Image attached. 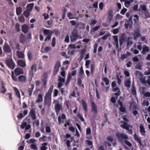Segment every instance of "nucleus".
<instances>
[{"label": "nucleus", "mask_w": 150, "mask_h": 150, "mask_svg": "<svg viewBox=\"0 0 150 150\" xmlns=\"http://www.w3.org/2000/svg\"><path fill=\"white\" fill-rule=\"evenodd\" d=\"M54 86L51 85L48 91L46 93L44 98V104L49 106L50 105L51 100V94L53 89Z\"/></svg>", "instance_id": "nucleus-1"}, {"label": "nucleus", "mask_w": 150, "mask_h": 150, "mask_svg": "<svg viewBox=\"0 0 150 150\" xmlns=\"http://www.w3.org/2000/svg\"><path fill=\"white\" fill-rule=\"evenodd\" d=\"M115 137L117 140L121 144L124 143V141L125 139H128V136L126 134L117 132L115 134Z\"/></svg>", "instance_id": "nucleus-2"}, {"label": "nucleus", "mask_w": 150, "mask_h": 150, "mask_svg": "<svg viewBox=\"0 0 150 150\" xmlns=\"http://www.w3.org/2000/svg\"><path fill=\"white\" fill-rule=\"evenodd\" d=\"M11 78L13 80L15 81H16L20 82L22 83H24L26 81V78L25 76L21 75L19 76L18 79L16 78V77L14 75V73L13 71H12L11 73Z\"/></svg>", "instance_id": "nucleus-3"}, {"label": "nucleus", "mask_w": 150, "mask_h": 150, "mask_svg": "<svg viewBox=\"0 0 150 150\" xmlns=\"http://www.w3.org/2000/svg\"><path fill=\"white\" fill-rule=\"evenodd\" d=\"M43 33L44 35H47L45 40V41H46L47 40H50L53 33L54 32V31L50 30L49 29H44L43 30Z\"/></svg>", "instance_id": "nucleus-4"}, {"label": "nucleus", "mask_w": 150, "mask_h": 150, "mask_svg": "<svg viewBox=\"0 0 150 150\" xmlns=\"http://www.w3.org/2000/svg\"><path fill=\"white\" fill-rule=\"evenodd\" d=\"M6 63L8 67L11 69H13L15 68V65L12 59H7L6 60Z\"/></svg>", "instance_id": "nucleus-5"}, {"label": "nucleus", "mask_w": 150, "mask_h": 150, "mask_svg": "<svg viewBox=\"0 0 150 150\" xmlns=\"http://www.w3.org/2000/svg\"><path fill=\"white\" fill-rule=\"evenodd\" d=\"M48 74L47 72L43 73L41 77V80L43 83V85L45 88L47 83Z\"/></svg>", "instance_id": "nucleus-6"}, {"label": "nucleus", "mask_w": 150, "mask_h": 150, "mask_svg": "<svg viewBox=\"0 0 150 150\" xmlns=\"http://www.w3.org/2000/svg\"><path fill=\"white\" fill-rule=\"evenodd\" d=\"M79 36L76 31H73L71 33V35L70 36L71 40V41H76Z\"/></svg>", "instance_id": "nucleus-7"}, {"label": "nucleus", "mask_w": 150, "mask_h": 150, "mask_svg": "<svg viewBox=\"0 0 150 150\" xmlns=\"http://www.w3.org/2000/svg\"><path fill=\"white\" fill-rule=\"evenodd\" d=\"M3 50L4 52L6 53H10L12 51L10 47L7 43H5L3 47Z\"/></svg>", "instance_id": "nucleus-8"}, {"label": "nucleus", "mask_w": 150, "mask_h": 150, "mask_svg": "<svg viewBox=\"0 0 150 150\" xmlns=\"http://www.w3.org/2000/svg\"><path fill=\"white\" fill-rule=\"evenodd\" d=\"M54 107L56 114L57 115H58L60 110L62 109V105H60L58 103L57 104H55Z\"/></svg>", "instance_id": "nucleus-9"}, {"label": "nucleus", "mask_w": 150, "mask_h": 150, "mask_svg": "<svg viewBox=\"0 0 150 150\" xmlns=\"http://www.w3.org/2000/svg\"><path fill=\"white\" fill-rule=\"evenodd\" d=\"M14 71L16 76H19L20 74H23L24 73L23 69L19 67H17L14 70Z\"/></svg>", "instance_id": "nucleus-10"}, {"label": "nucleus", "mask_w": 150, "mask_h": 150, "mask_svg": "<svg viewBox=\"0 0 150 150\" xmlns=\"http://www.w3.org/2000/svg\"><path fill=\"white\" fill-rule=\"evenodd\" d=\"M91 104L92 111H93L95 114H97L98 111L96 104L93 101L91 102Z\"/></svg>", "instance_id": "nucleus-11"}, {"label": "nucleus", "mask_w": 150, "mask_h": 150, "mask_svg": "<svg viewBox=\"0 0 150 150\" xmlns=\"http://www.w3.org/2000/svg\"><path fill=\"white\" fill-rule=\"evenodd\" d=\"M29 115L30 116L33 120H35L36 119L35 111L33 108H32L30 110Z\"/></svg>", "instance_id": "nucleus-12"}, {"label": "nucleus", "mask_w": 150, "mask_h": 150, "mask_svg": "<svg viewBox=\"0 0 150 150\" xmlns=\"http://www.w3.org/2000/svg\"><path fill=\"white\" fill-rule=\"evenodd\" d=\"M1 86L0 88V91L1 93H4L7 91V89L6 88V85L4 81L1 82Z\"/></svg>", "instance_id": "nucleus-13"}, {"label": "nucleus", "mask_w": 150, "mask_h": 150, "mask_svg": "<svg viewBox=\"0 0 150 150\" xmlns=\"http://www.w3.org/2000/svg\"><path fill=\"white\" fill-rule=\"evenodd\" d=\"M126 38L124 35L122 34L119 38L120 45V47L123 45V43L125 42Z\"/></svg>", "instance_id": "nucleus-14"}, {"label": "nucleus", "mask_w": 150, "mask_h": 150, "mask_svg": "<svg viewBox=\"0 0 150 150\" xmlns=\"http://www.w3.org/2000/svg\"><path fill=\"white\" fill-rule=\"evenodd\" d=\"M34 88V85L33 84H31L30 85V88H28L27 90V92L28 95L30 96H31L32 95L33 91Z\"/></svg>", "instance_id": "nucleus-15"}, {"label": "nucleus", "mask_w": 150, "mask_h": 150, "mask_svg": "<svg viewBox=\"0 0 150 150\" xmlns=\"http://www.w3.org/2000/svg\"><path fill=\"white\" fill-rule=\"evenodd\" d=\"M113 12L112 10H108V19L110 21L112 19L113 16Z\"/></svg>", "instance_id": "nucleus-16"}, {"label": "nucleus", "mask_w": 150, "mask_h": 150, "mask_svg": "<svg viewBox=\"0 0 150 150\" xmlns=\"http://www.w3.org/2000/svg\"><path fill=\"white\" fill-rule=\"evenodd\" d=\"M134 138L137 142L139 143L140 146L142 145V144L141 142V139L139 137V136L137 135L136 133H135L133 135Z\"/></svg>", "instance_id": "nucleus-17"}, {"label": "nucleus", "mask_w": 150, "mask_h": 150, "mask_svg": "<svg viewBox=\"0 0 150 150\" xmlns=\"http://www.w3.org/2000/svg\"><path fill=\"white\" fill-rule=\"evenodd\" d=\"M66 117V116L64 113H62V114L61 117L60 116H59L58 117V120L59 124H61L64 122L63 121H62L61 119L64 120L65 119Z\"/></svg>", "instance_id": "nucleus-18"}, {"label": "nucleus", "mask_w": 150, "mask_h": 150, "mask_svg": "<svg viewBox=\"0 0 150 150\" xmlns=\"http://www.w3.org/2000/svg\"><path fill=\"white\" fill-rule=\"evenodd\" d=\"M139 128L141 135L143 136H145L146 132L144 127L142 125H140Z\"/></svg>", "instance_id": "nucleus-19"}, {"label": "nucleus", "mask_w": 150, "mask_h": 150, "mask_svg": "<svg viewBox=\"0 0 150 150\" xmlns=\"http://www.w3.org/2000/svg\"><path fill=\"white\" fill-rule=\"evenodd\" d=\"M81 105L83 109L85 111H88L87 105V103L83 100H82Z\"/></svg>", "instance_id": "nucleus-20"}, {"label": "nucleus", "mask_w": 150, "mask_h": 150, "mask_svg": "<svg viewBox=\"0 0 150 150\" xmlns=\"http://www.w3.org/2000/svg\"><path fill=\"white\" fill-rule=\"evenodd\" d=\"M18 64L21 67H24L26 66L25 62L21 59H19L18 62Z\"/></svg>", "instance_id": "nucleus-21"}, {"label": "nucleus", "mask_w": 150, "mask_h": 150, "mask_svg": "<svg viewBox=\"0 0 150 150\" xmlns=\"http://www.w3.org/2000/svg\"><path fill=\"white\" fill-rule=\"evenodd\" d=\"M22 31L24 33H26L28 31V26L26 24L23 25L22 27Z\"/></svg>", "instance_id": "nucleus-22"}, {"label": "nucleus", "mask_w": 150, "mask_h": 150, "mask_svg": "<svg viewBox=\"0 0 150 150\" xmlns=\"http://www.w3.org/2000/svg\"><path fill=\"white\" fill-rule=\"evenodd\" d=\"M149 50V47L146 45L143 48L141 52V53L144 55L146 54V52H148Z\"/></svg>", "instance_id": "nucleus-23"}, {"label": "nucleus", "mask_w": 150, "mask_h": 150, "mask_svg": "<svg viewBox=\"0 0 150 150\" xmlns=\"http://www.w3.org/2000/svg\"><path fill=\"white\" fill-rule=\"evenodd\" d=\"M36 65L35 64L33 65L31 68V75L33 76L34 75L33 71L34 72H35L37 69Z\"/></svg>", "instance_id": "nucleus-24"}, {"label": "nucleus", "mask_w": 150, "mask_h": 150, "mask_svg": "<svg viewBox=\"0 0 150 150\" xmlns=\"http://www.w3.org/2000/svg\"><path fill=\"white\" fill-rule=\"evenodd\" d=\"M123 124H121V127L123 129H126V130L128 129V127H129V125L127 124L125 122H123Z\"/></svg>", "instance_id": "nucleus-25"}, {"label": "nucleus", "mask_w": 150, "mask_h": 150, "mask_svg": "<svg viewBox=\"0 0 150 150\" xmlns=\"http://www.w3.org/2000/svg\"><path fill=\"white\" fill-rule=\"evenodd\" d=\"M43 101V98L42 95L41 94H38L37 99L36 100V103H40L42 102Z\"/></svg>", "instance_id": "nucleus-26"}, {"label": "nucleus", "mask_w": 150, "mask_h": 150, "mask_svg": "<svg viewBox=\"0 0 150 150\" xmlns=\"http://www.w3.org/2000/svg\"><path fill=\"white\" fill-rule=\"evenodd\" d=\"M86 51L85 49L82 50L80 52V56L79 58L80 59L79 61V62L81 61L83 59L84 56L86 53Z\"/></svg>", "instance_id": "nucleus-27"}, {"label": "nucleus", "mask_w": 150, "mask_h": 150, "mask_svg": "<svg viewBox=\"0 0 150 150\" xmlns=\"http://www.w3.org/2000/svg\"><path fill=\"white\" fill-rule=\"evenodd\" d=\"M34 5V4L33 3H31L27 4L26 6V10L30 11L32 10Z\"/></svg>", "instance_id": "nucleus-28"}, {"label": "nucleus", "mask_w": 150, "mask_h": 150, "mask_svg": "<svg viewBox=\"0 0 150 150\" xmlns=\"http://www.w3.org/2000/svg\"><path fill=\"white\" fill-rule=\"evenodd\" d=\"M14 91L15 92L16 95L19 98L21 99V96L20 92L18 89L16 87H14Z\"/></svg>", "instance_id": "nucleus-29"}, {"label": "nucleus", "mask_w": 150, "mask_h": 150, "mask_svg": "<svg viewBox=\"0 0 150 150\" xmlns=\"http://www.w3.org/2000/svg\"><path fill=\"white\" fill-rule=\"evenodd\" d=\"M25 36L23 34H22L20 35V42L22 43H23L25 42Z\"/></svg>", "instance_id": "nucleus-30"}, {"label": "nucleus", "mask_w": 150, "mask_h": 150, "mask_svg": "<svg viewBox=\"0 0 150 150\" xmlns=\"http://www.w3.org/2000/svg\"><path fill=\"white\" fill-rule=\"evenodd\" d=\"M133 2V0H126L124 3L125 6L127 7H128L130 3H132Z\"/></svg>", "instance_id": "nucleus-31"}, {"label": "nucleus", "mask_w": 150, "mask_h": 150, "mask_svg": "<svg viewBox=\"0 0 150 150\" xmlns=\"http://www.w3.org/2000/svg\"><path fill=\"white\" fill-rule=\"evenodd\" d=\"M22 11V8L21 7H18L16 8V13L18 16L20 15Z\"/></svg>", "instance_id": "nucleus-32"}, {"label": "nucleus", "mask_w": 150, "mask_h": 150, "mask_svg": "<svg viewBox=\"0 0 150 150\" xmlns=\"http://www.w3.org/2000/svg\"><path fill=\"white\" fill-rule=\"evenodd\" d=\"M17 53L18 57L19 58L23 59L24 57V54L23 53L21 52L17 51L16 52Z\"/></svg>", "instance_id": "nucleus-33"}, {"label": "nucleus", "mask_w": 150, "mask_h": 150, "mask_svg": "<svg viewBox=\"0 0 150 150\" xmlns=\"http://www.w3.org/2000/svg\"><path fill=\"white\" fill-rule=\"evenodd\" d=\"M79 75L81 77L85 75L82 66H81L80 69Z\"/></svg>", "instance_id": "nucleus-34"}, {"label": "nucleus", "mask_w": 150, "mask_h": 150, "mask_svg": "<svg viewBox=\"0 0 150 150\" xmlns=\"http://www.w3.org/2000/svg\"><path fill=\"white\" fill-rule=\"evenodd\" d=\"M30 11L26 10L23 12V14L27 18L30 16Z\"/></svg>", "instance_id": "nucleus-35"}, {"label": "nucleus", "mask_w": 150, "mask_h": 150, "mask_svg": "<svg viewBox=\"0 0 150 150\" xmlns=\"http://www.w3.org/2000/svg\"><path fill=\"white\" fill-rule=\"evenodd\" d=\"M28 58L29 61H31L33 59V55L31 52H28L27 54Z\"/></svg>", "instance_id": "nucleus-36"}, {"label": "nucleus", "mask_w": 150, "mask_h": 150, "mask_svg": "<svg viewBox=\"0 0 150 150\" xmlns=\"http://www.w3.org/2000/svg\"><path fill=\"white\" fill-rule=\"evenodd\" d=\"M131 93L132 94L134 95H136V91L135 89V88L134 85H132V88L131 89Z\"/></svg>", "instance_id": "nucleus-37"}, {"label": "nucleus", "mask_w": 150, "mask_h": 150, "mask_svg": "<svg viewBox=\"0 0 150 150\" xmlns=\"http://www.w3.org/2000/svg\"><path fill=\"white\" fill-rule=\"evenodd\" d=\"M131 83L129 80H127L125 81V85L127 87H129L130 86Z\"/></svg>", "instance_id": "nucleus-38"}, {"label": "nucleus", "mask_w": 150, "mask_h": 150, "mask_svg": "<svg viewBox=\"0 0 150 150\" xmlns=\"http://www.w3.org/2000/svg\"><path fill=\"white\" fill-rule=\"evenodd\" d=\"M61 63L59 61H57L56 62V63L55 64L54 67L59 69V68H60V67L61 66Z\"/></svg>", "instance_id": "nucleus-39"}, {"label": "nucleus", "mask_w": 150, "mask_h": 150, "mask_svg": "<svg viewBox=\"0 0 150 150\" xmlns=\"http://www.w3.org/2000/svg\"><path fill=\"white\" fill-rule=\"evenodd\" d=\"M20 25L18 23H17L16 24L15 26V28L16 30V31L17 32H19L20 31Z\"/></svg>", "instance_id": "nucleus-40"}, {"label": "nucleus", "mask_w": 150, "mask_h": 150, "mask_svg": "<svg viewBox=\"0 0 150 150\" xmlns=\"http://www.w3.org/2000/svg\"><path fill=\"white\" fill-rule=\"evenodd\" d=\"M134 17L135 18L134 19V21L135 23H137L139 22V18L137 14H135L134 15Z\"/></svg>", "instance_id": "nucleus-41"}, {"label": "nucleus", "mask_w": 150, "mask_h": 150, "mask_svg": "<svg viewBox=\"0 0 150 150\" xmlns=\"http://www.w3.org/2000/svg\"><path fill=\"white\" fill-rule=\"evenodd\" d=\"M90 68L91 74L92 75H93L95 69V65L93 64H92L91 65Z\"/></svg>", "instance_id": "nucleus-42"}, {"label": "nucleus", "mask_w": 150, "mask_h": 150, "mask_svg": "<svg viewBox=\"0 0 150 150\" xmlns=\"http://www.w3.org/2000/svg\"><path fill=\"white\" fill-rule=\"evenodd\" d=\"M56 45V38L55 37H53L52 40L51 45L52 47H54Z\"/></svg>", "instance_id": "nucleus-43"}, {"label": "nucleus", "mask_w": 150, "mask_h": 150, "mask_svg": "<svg viewBox=\"0 0 150 150\" xmlns=\"http://www.w3.org/2000/svg\"><path fill=\"white\" fill-rule=\"evenodd\" d=\"M110 33H108L103 36L101 37V38L103 40H105L108 37L110 36Z\"/></svg>", "instance_id": "nucleus-44"}, {"label": "nucleus", "mask_w": 150, "mask_h": 150, "mask_svg": "<svg viewBox=\"0 0 150 150\" xmlns=\"http://www.w3.org/2000/svg\"><path fill=\"white\" fill-rule=\"evenodd\" d=\"M103 80L105 82V84L106 85H109V81L108 78L106 77H104L103 78Z\"/></svg>", "instance_id": "nucleus-45"}, {"label": "nucleus", "mask_w": 150, "mask_h": 150, "mask_svg": "<svg viewBox=\"0 0 150 150\" xmlns=\"http://www.w3.org/2000/svg\"><path fill=\"white\" fill-rule=\"evenodd\" d=\"M77 117L79 119H80V120L82 121V122L84 121H85L84 119L83 116V115L81 114L80 113L78 114H77Z\"/></svg>", "instance_id": "nucleus-46"}, {"label": "nucleus", "mask_w": 150, "mask_h": 150, "mask_svg": "<svg viewBox=\"0 0 150 150\" xmlns=\"http://www.w3.org/2000/svg\"><path fill=\"white\" fill-rule=\"evenodd\" d=\"M59 69L54 67L53 70V75H56L59 71Z\"/></svg>", "instance_id": "nucleus-47"}, {"label": "nucleus", "mask_w": 150, "mask_h": 150, "mask_svg": "<svg viewBox=\"0 0 150 150\" xmlns=\"http://www.w3.org/2000/svg\"><path fill=\"white\" fill-rule=\"evenodd\" d=\"M125 143L127 146L129 147L132 146V144L129 141L127 140V139H125L124 141V143Z\"/></svg>", "instance_id": "nucleus-48"}, {"label": "nucleus", "mask_w": 150, "mask_h": 150, "mask_svg": "<svg viewBox=\"0 0 150 150\" xmlns=\"http://www.w3.org/2000/svg\"><path fill=\"white\" fill-rule=\"evenodd\" d=\"M67 9H64L63 11V13L62 14V19H64L65 17V15L66 12L67 11Z\"/></svg>", "instance_id": "nucleus-49"}, {"label": "nucleus", "mask_w": 150, "mask_h": 150, "mask_svg": "<svg viewBox=\"0 0 150 150\" xmlns=\"http://www.w3.org/2000/svg\"><path fill=\"white\" fill-rule=\"evenodd\" d=\"M132 16H131L129 18V21L131 23L130 24V28H131L132 25Z\"/></svg>", "instance_id": "nucleus-50"}, {"label": "nucleus", "mask_w": 150, "mask_h": 150, "mask_svg": "<svg viewBox=\"0 0 150 150\" xmlns=\"http://www.w3.org/2000/svg\"><path fill=\"white\" fill-rule=\"evenodd\" d=\"M27 123L26 122H22L20 126V127L22 129H23L26 127L27 125Z\"/></svg>", "instance_id": "nucleus-51"}, {"label": "nucleus", "mask_w": 150, "mask_h": 150, "mask_svg": "<svg viewBox=\"0 0 150 150\" xmlns=\"http://www.w3.org/2000/svg\"><path fill=\"white\" fill-rule=\"evenodd\" d=\"M127 11V9L126 8H124L122 9L120 13L121 14L124 15Z\"/></svg>", "instance_id": "nucleus-52"}, {"label": "nucleus", "mask_w": 150, "mask_h": 150, "mask_svg": "<svg viewBox=\"0 0 150 150\" xmlns=\"http://www.w3.org/2000/svg\"><path fill=\"white\" fill-rule=\"evenodd\" d=\"M86 143L88 145H92V147H91V148L93 147L92 142L91 141L87 140H86Z\"/></svg>", "instance_id": "nucleus-53"}, {"label": "nucleus", "mask_w": 150, "mask_h": 150, "mask_svg": "<svg viewBox=\"0 0 150 150\" xmlns=\"http://www.w3.org/2000/svg\"><path fill=\"white\" fill-rule=\"evenodd\" d=\"M54 32L55 35L57 36H58L60 34V32L58 30V29H56L54 30Z\"/></svg>", "instance_id": "nucleus-54"}, {"label": "nucleus", "mask_w": 150, "mask_h": 150, "mask_svg": "<svg viewBox=\"0 0 150 150\" xmlns=\"http://www.w3.org/2000/svg\"><path fill=\"white\" fill-rule=\"evenodd\" d=\"M82 81L80 78H79L77 80V83L78 85L79 86H81L82 85Z\"/></svg>", "instance_id": "nucleus-55"}, {"label": "nucleus", "mask_w": 150, "mask_h": 150, "mask_svg": "<svg viewBox=\"0 0 150 150\" xmlns=\"http://www.w3.org/2000/svg\"><path fill=\"white\" fill-rule=\"evenodd\" d=\"M23 117V114L21 113H19L17 116L18 120L22 119Z\"/></svg>", "instance_id": "nucleus-56"}, {"label": "nucleus", "mask_w": 150, "mask_h": 150, "mask_svg": "<svg viewBox=\"0 0 150 150\" xmlns=\"http://www.w3.org/2000/svg\"><path fill=\"white\" fill-rule=\"evenodd\" d=\"M90 62V61L89 60H87L86 61L85 66L86 68H89V65Z\"/></svg>", "instance_id": "nucleus-57"}, {"label": "nucleus", "mask_w": 150, "mask_h": 150, "mask_svg": "<svg viewBox=\"0 0 150 150\" xmlns=\"http://www.w3.org/2000/svg\"><path fill=\"white\" fill-rule=\"evenodd\" d=\"M104 4L103 2H101L99 4V8L100 10H103V7Z\"/></svg>", "instance_id": "nucleus-58"}, {"label": "nucleus", "mask_w": 150, "mask_h": 150, "mask_svg": "<svg viewBox=\"0 0 150 150\" xmlns=\"http://www.w3.org/2000/svg\"><path fill=\"white\" fill-rule=\"evenodd\" d=\"M119 110L121 112H124L125 111V108L123 106H120Z\"/></svg>", "instance_id": "nucleus-59"}, {"label": "nucleus", "mask_w": 150, "mask_h": 150, "mask_svg": "<svg viewBox=\"0 0 150 150\" xmlns=\"http://www.w3.org/2000/svg\"><path fill=\"white\" fill-rule=\"evenodd\" d=\"M18 20L21 22H23L24 21L25 19L23 16H21L18 18Z\"/></svg>", "instance_id": "nucleus-60"}, {"label": "nucleus", "mask_w": 150, "mask_h": 150, "mask_svg": "<svg viewBox=\"0 0 150 150\" xmlns=\"http://www.w3.org/2000/svg\"><path fill=\"white\" fill-rule=\"evenodd\" d=\"M30 147L32 149L37 150V148L36 145L34 144H32L30 145Z\"/></svg>", "instance_id": "nucleus-61"}, {"label": "nucleus", "mask_w": 150, "mask_h": 150, "mask_svg": "<svg viewBox=\"0 0 150 150\" xmlns=\"http://www.w3.org/2000/svg\"><path fill=\"white\" fill-rule=\"evenodd\" d=\"M127 58V56L125 54H122L121 55L120 59L122 61L124 60V59Z\"/></svg>", "instance_id": "nucleus-62"}, {"label": "nucleus", "mask_w": 150, "mask_h": 150, "mask_svg": "<svg viewBox=\"0 0 150 150\" xmlns=\"http://www.w3.org/2000/svg\"><path fill=\"white\" fill-rule=\"evenodd\" d=\"M121 93L120 91L119 90L117 92L115 93L114 94L117 97H116V99L117 98L118 96L120 95Z\"/></svg>", "instance_id": "nucleus-63"}, {"label": "nucleus", "mask_w": 150, "mask_h": 150, "mask_svg": "<svg viewBox=\"0 0 150 150\" xmlns=\"http://www.w3.org/2000/svg\"><path fill=\"white\" fill-rule=\"evenodd\" d=\"M46 131L47 133H50L51 132V129L50 127L49 126H46L45 127Z\"/></svg>", "instance_id": "nucleus-64"}]
</instances>
